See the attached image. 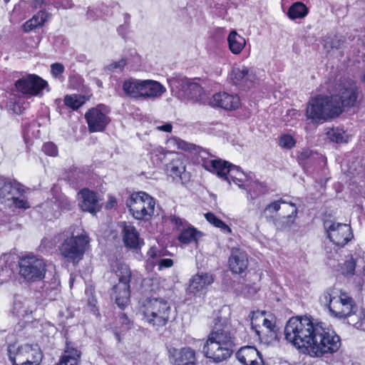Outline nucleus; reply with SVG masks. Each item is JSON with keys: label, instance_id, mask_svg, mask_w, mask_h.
<instances>
[{"label": "nucleus", "instance_id": "35", "mask_svg": "<svg viewBox=\"0 0 365 365\" xmlns=\"http://www.w3.org/2000/svg\"><path fill=\"white\" fill-rule=\"evenodd\" d=\"M308 13L307 7L302 2H296L288 10V16L291 19L304 18Z\"/></svg>", "mask_w": 365, "mask_h": 365}, {"label": "nucleus", "instance_id": "24", "mask_svg": "<svg viewBox=\"0 0 365 365\" xmlns=\"http://www.w3.org/2000/svg\"><path fill=\"white\" fill-rule=\"evenodd\" d=\"M166 172L168 175L173 178H178L182 182L189 179V173L185 172V164L184 159L181 157H177L173 159L166 165Z\"/></svg>", "mask_w": 365, "mask_h": 365}, {"label": "nucleus", "instance_id": "54", "mask_svg": "<svg viewBox=\"0 0 365 365\" xmlns=\"http://www.w3.org/2000/svg\"><path fill=\"white\" fill-rule=\"evenodd\" d=\"M173 264V261L171 259H162L159 262V268H168L172 267Z\"/></svg>", "mask_w": 365, "mask_h": 365}, {"label": "nucleus", "instance_id": "10", "mask_svg": "<svg viewBox=\"0 0 365 365\" xmlns=\"http://www.w3.org/2000/svg\"><path fill=\"white\" fill-rule=\"evenodd\" d=\"M118 278V283L113 289L115 294V302L118 307L123 308L130 298V282L131 272L129 267L125 264H119L115 271Z\"/></svg>", "mask_w": 365, "mask_h": 365}, {"label": "nucleus", "instance_id": "46", "mask_svg": "<svg viewBox=\"0 0 365 365\" xmlns=\"http://www.w3.org/2000/svg\"><path fill=\"white\" fill-rule=\"evenodd\" d=\"M8 106L14 113L20 114L22 112L21 106L19 102L16 101V98L14 96L11 97L9 98Z\"/></svg>", "mask_w": 365, "mask_h": 365}, {"label": "nucleus", "instance_id": "9", "mask_svg": "<svg viewBox=\"0 0 365 365\" xmlns=\"http://www.w3.org/2000/svg\"><path fill=\"white\" fill-rule=\"evenodd\" d=\"M88 237L83 233L74 235L72 232L71 237L66 239L59 247L61 255L67 261L77 263L82 258L88 244Z\"/></svg>", "mask_w": 365, "mask_h": 365}, {"label": "nucleus", "instance_id": "58", "mask_svg": "<svg viewBox=\"0 0 365 365\" xmlns=\"http://www.w3.org/2000/svg\"><path fill=\"white\" fill-rule=\"evenodd\" d=\"M43 4V0H34L32 3V6L34 9L41 8Z\"/></svg>", "mask_w": 365, "mask_h": 365}, {"label": "nucleus", "instance_id": "43", "mask_svg": "<svg viewBox=\"0 0 365 365\" xmlns=\"http://www.w3.org/2000/svg\"><path fill=\"white\" fill-rule=\"evenodd\" d=\"M63 356L71 358L73 356L74 358L79 359L80 358V351L76 349L71 342H66V349L64 352Z\"/></svg>", "mask_w": 365, "mask_h": 365}, {"label": "nucleus", "instance_id": "47", "mask_svg": "<svg viewBox=\"0 0 365 365\" xmlns=\"http://www.w3.org/2000/svg\"><path fill=\"white\" fill-rule=\"evenodd\" d=\"M11 203L10 205H14L17 208L21 209H27L30 207V204L29 202L24 199H20L18 197L14 196V199L10 200Z\"/></svg>", "mask_w": 365, "mask_h": 365}, {"label": "nucleus", "instance_id": "57", "mask_svg": "<svg viewBox=\"0 0 365 365\" xmlns=\"http://www.w3.org/2000/svg\"><path fill=\"white\" fill-rule=\"evenodd\" d=\"M61 207L63 208V209H67V210H69L71 209V204L69 202V201L66 198V199H63L60 205Z\"/></svg>", "mask_w": 365, "mask_h": 365}, {"label": "nucleus", "instance_id": "64", "mask_svg": "<svg viewBox=\"0 0 365 365\" xmlns=\"http://www.w3.org/2000/svg\"><path fill=\"white\" fill-rule=\"evenodd\" d=\"M362 83L365 84V72L363 73L361 78Z\"/></svg>", "mask_w": 365, "mask_h": 365}, {"label": "nucleus", "instance_id": "39", "mask_svg": "<svg viewBox=\"0 0 365 365\" xmlns=\"http://www.w3.org/2000/svg\"><path fill=\"white\" fill-rule=\"evenodd\" d=\"M327 135L332 142L336 143L346 142V136L344 135V132L341 130L331 128L327 132Z\"/></svg>", "mask_w": 365, "mask_h": 365}, {"label": "nucleus", "instance_id": "30", "mask_svg": "<svg viewBox=\"0 0 365 365\" xmlns=\"http://www.w3.org/2000/svg\"><path fill=\"white\" fill-rule=\"evenodd\" d=\"M227 43L230 51L234 54L240 53L246 45L245 39L235 30L229 34Z\"/></svg>", "mask_w": 365, "mask_h": 365}, {"label": "nucleus", "instance_id": "37", "mask_svg": "<svg viewBox=\"0 0 365 365\" xmlns=\"http://www.w3.org/2000/svg\"><path fill=\"white\" fill-rule=\"evenodd\" d=\"M169 148L173 149H180L185 151H191L195 149V145L189 143L178 137H172L167 140Z\"/></svg>", "mask_w": 365, "mask_h": 365}, {"label": "nucleus", "instance_id": "48", "mask_svg": "<svg viewBox=\"0 0 365 365\" xmlns=\"http://www.w3.org/2000/svg\"><path fill=\"white\" fill-rule=\"evenodd\" d=\"M126 64V61L124 59H121L119 61L113 62L107 66V69L110 71H122L124 66Z\"/></svg>", "mask_w": 365, "mask_h": 365}, {"label": "nucleus", "instance_id": "53", "mask_svg": "<svg viewBox=\"0 0 365 365\" xmlns=\"http://www.w3.org/2000/svg\"><path fill=\"white\" fill-rule=\"evenodd\" d=\"M173 125L170 123H166L163 125L156 126V130L162 132L171 133Z\"/></svg>", "mask_w": 365, "mask_h": 365}, {"label": "nucleus", "instance_id": "6", "mask_svg": "<svg viewBox=\"0 0 365 365\" xmlns=\"http://www.w3.org/2000/svg\"><path fill=\"white\" fill-rule=\"evenodd\" d=\"M170 313V307L167 301L160 298H152L144 305L143 317L153 327L165 326Z\"/></svg>", "mask_w": 365, "mask_h": 365}, {"label": "nucleus", "instance_id": "49", "mask_svg": "<svg viewBox=\"0 0 365 365\" xmlns=\"http://www.w3.org/2000/svg\"><path fill=\"white\" fill-rule=\"evenodd\" d=\"M250 190H252L254 194L253 195L252 194H251V197L252 198H255L259 195H262L265 192V187L262 183L259 182H255L252 185Z\"/></svg>", "mask_w": 365, "mask_h": 365}, {"label": "nucleus", "instance_id": "5", "mask_svg": "<svg viewBox=\"0 0 365 365\" xmlns=\"http://www.w3.org/2000/svg\"><path fill=\"white\" fill-rule=\"evenodd\" d=\"M155 205L154 199L143 191L132 193L126 200L131 215L138 220H149L154 213Z\"/></svg>", "mask_w": 365, "mask_h": 365}, {"label": "nucleus", "instance_id": "61", "mask_svg": "<svg viewBox=\"0 0 365 365\" xmlns=\"http://www.w3.org/2000/svg\"><path fill=\"white\" fill-rule=\"evenodd\" d=\"M116 205V200L114 198H110L109 204L107 205V207H112Z\"/></svg>", "mask_w": 365, "mask_h": 365}, {"label": "nucleus", "instance_id": "11", "mask_svg": "<svg viewBox=\"0 0 365 365\" xmlns=\"http://www.w3.org/2000/svg\"><path fill=\"white\" fill-rule=\"evenodd\" d=\"M19 274L27 281L41 280L46 272V264L42 259L27 256L19 262Z\"/></svg>", "mask_w": 365, "mask_h": 365}, {"label": "nucleus", "instance_id": "27", "mask_svg": "<svg viewBox=\"0 0 365 365\" xmlns=\"http://www.w3.org/2000/svg\"><path fill=\"white\" fill-rule=\"evenodd\" d=\"M260 356L261 354L254 346L242 347L236 354L237 359L243 365H250L253 362L257 364V359Z\"/></svg>", "mask_w": 365, "mask_h": 365}, {"label": "nucleus", "instance_id": "28", "mask_svg": "<svg viewBox=\"0 0 365 365\" xmlns=\"http://www.w3.org/2000/svg\"><path fill=\"white\" fill-rule=\"evenodd\" d=\"M19 192V189L16 183L9 180H3L0 182V199L2 202H10L14 196Z\"/></svg>", "mask_w": 365, "mask_h": 365}, {"label": "nucleus", "instance_id": "13", "mask_svg": "<svg viewBox=\"0 0 365 365\" xmlns=\"http://www.w3.org/2000/svg\"><path fill=\"white\" fill-rule=\"evenodd\" d=\"M324 226L328 238L336 246H344L353 237L351 228L348 224L326 221Z\"/></svg>", "mask_w": 365, "mask_h": 365}, {"label": "nucleus", "instance_id": "32", "mask_svg": "<svg viewBox=\"0 0 365 365\" xmlns=\"http://www.w3.org/2000/svg\"><path fill=\"white\" fill-rule=\"evenodd\" d=\"M48 17L49 14L45 11H38L31 19L28 20L24 24V31L25 32H29L38 26H43Z\"/></svg>", "mask_w": 365, "mask_h": 365}, {"label": "nucleus", "instance_id": "8", "mask_svg": "<svg viewBox=\"0 0 365 365\" xmlns=\"http://www.w3.org/2000/svg\"><path fill=\"white\" fill-rule=\"evenodd\" d=\"M8 353L13 365H39L42 354L38 345L24 344L8 346Z\"/></svg>", "mask_w": 365, "mask_h": 365}, {"label": "nucleus", "instance_id": "44", "mask_svg": "<svg viewBox=\"0 0 365 365\" xmlns=\"http://www.w3.org/2000/svg\"><path fill=\"white\" fill-rule=\"evenodd\" d=\"M42 150L45 154L50 156H56L58 155L57 147L54 143L51 142L44 143L42 147Z\"/></svg>", "mask_w": 365, "mask_h": 365}, {"label": "nucleus", "instance_id": "26", "mask_svg": "<svg viewBox=\"0 0 365 365\" xmlns=\"http://www.w3.org/2000/svg\"><path fill=\"white\" fill-rule=\"evenodd\" d=\"M165 91V88L159 82L153 80H143L141 98H158Z\"/></svg>", "mask_w": 365, "mask_h": 365}, {"label": "nucleus", "instance_id": "59", "mask_svg": "<svg viewBox=\"0 0 365 365\" xmlns=\"http://www.w3.org/2000/svg\"><path fill=\"white\" fill-rule=\"evenodd\" d=\"M120 321L122 324H129V319L125 314H122L120 316Z\"/></svg>", "mask_w": 365, "mask_h": 365}, {"label": "nucleus", "instance_id": "33", "mask_svg": "<svg viewBox=\"0 0 365 365\" xmlns=\"http://www.w3.org/2000/svg\"><path fill=\"white\" fill-rule=\"evenodd\" d=\"M13 312L18 317H24L31 312L27 306V300L22 296L19 294L14 296Z\"/></svg>", "mask_w": 365, "mask_h": 365}, {"label": "nucleus", "instance_id": "40", "mask_svg": "<svg viewBox=\"0 0 365 365\" xmlns=\"http://www.w3.org/2000/svg\"><path fill=\"white\" fill-rule=\"evenodd\" d=\"M65 105L72 109H78L83 103L84 98L78 96H66L64 98Z\"/></svg>", "mask_w": 365, "mask_h": 365}, {"label": "nucleus", "instance_id": "60", "mask_svg": "<svg viewBox=\"0 0 365 365\" xmlns=\"http://www.w3.org/2000/svg\"><path fill=\"white\" fill-rule=\"evenodd\" d=\"M257 364H255V362H253L250 365H264L262 356H260L259 357V359H257Z\"/></svg>", "mask_w": 365, "mask_h": 365}, {"label": "nucleus", "instance_id": "45", "mask_svg": "<svg viewBox=\"0 0 365 365\" xmlns=\"http://www.w3.org/2000/svg\"><path fill=\"white\" fill-rule=\"evenodd\" d=\"M259 289V287L255 284H246L242 287L241 293L247 297H250L255 294Z\"/></svg>", "mask_w": 365, "mask_h": 365}, {"label": "nucleus", "instance_id": "41", "mask_svg": "<svg viewBox=\"0 0 365 365\" xmlns=\"http://www.w3.org/2000/svg\"><path fill=\"white\" fill-rule=\"evenodd\" d=\"M356 262L354 260L352 257H350L349 259L346 260L343 267H341V272L343 274H354V270L356 267Z\"/></svg>", "mask_w": 365, "mask_h": 365}, {"label": "nucleus", "instance_id": "31", "mask_svg": "<svg viewBox=\"0 0 365 365\" xmlns=\"http://www.w3.org/2000/svg\"><path fill=\"white\" fill-rule=\"evenodd\" d=\"M201 236L202 234L200 231L193 227L188 226L180 230L178 240L184 245H188L193 242H197Z\"/></svg>", "mask_w": 365, "mask_h": 365}, {"label": "nucleus", "instance_id": "1", "mask_svg": "<svg viewBox=\"0 0 365 365\" xmlns=\"http://www.w3.org/2000/svg\"><path fill=\"white\" fill-rule=\"evenodd\" d=\"M284 336L294 346L306 348L311 356L317 357L336 352L341 344L340 337L331 328L307 316L290 318Z\"/></svg>", "mask_w": 365, "mask_h": 365}, {"label": "nucleus", "instance_id": "51", "mask_svg": "<svg viewBox=\"0 0 365 365\" xmlns=\"http://www.w3.org/2000/svg\"><path fill=\"white\" fill-rule=\"evenodd\" d=\"M78 359L73 356L71 358L63 356L57 365H78Z\"/></svg>", "mask_w": 365, "mask_h": 365}, {"label": "nucleus", "instance_id": "17", "mask_svg": "<svg viewBox=\"0 0 365 365\" xmlns=\"http://www.w3.org/2000/svg\"><path fill=\"white\" fill-rule=\"evenodd\" d=\"M215 278V275L210 272H197L190 278L187 292L194 295L204 294L214 282Z\"/></svg>", "mask_w": 365, "mask_h": 365}, {"label": "nucleus", "instance_id": "38", "mask_svg": "<svg viewBox=\"0 0 365 365\" xmlns=\"http://www.w3.org/2000/svg\"><path fill=\"white\" fill-rule=\"evenodd\" d=\"M206 220L214 226L220 228L223 232L230 233L231 229L224 222L217 218L213 213L207 212L205 215Z\"/></svg>", "mask_w": 365, "mask_h": 365}, {"label": "nucleus", "instance_id": "42", "mask_svg": "<svg viewBox=\"0 0 365 365\" xmlns=\"http://www.w3.org/2000/svg\"><path fill=\"white\" fill-rule=\"evenodd\" d=\"M295 145V140L290 135H283L279 138V145L284 148L291 149Z\"/></svg>", "mask_w": 365, "mask_h": 365}, {"label": "nucleus", "instance_id": "62", "mask_svg": "<svg viewBox=\"0 0 365 365\" xmlns=\"http://www.w3.org/2000/svg\"><path fill=\"white\" fill-rule=\"evenodd\" d=\"M130 18V14H124V19H125V24H128L129 23Z\"/></svg>", "mask_w": 365, "mask_h": 365}, {"label": "nucleus", "instance_id": "56", "mask_svg": "<svg viewBox=\"0 0 365 365\" xmlns=\"http://www.w3.org/2000/svg\"><path fill=\"white\" fill-rule=\"evenodd\" d=\"M262 324L264 327H266L269 331H272L274 327L271 321H269V319H265V318L263 319Z\"/></svg>", "mask_w": 365, "mask_h": 365}, {"label": "nucleus", "instance_id": "21", "mask_svg": "<svg viewBox=\"0 0 365 365\" xmlns=\"http://www.w3.org/2000/svg\"><path fill=\"white\" fill-rule=\"evenodd\" d=\"M78 195L81 199L79 206L82 210L95 214L101 210L99 198L96 192L88 189H83L78 192Z\"/></svg>", "mask_w": 365, "mask_h": 365}, {"label": "nucleus", "instance_id": "7", "mask_svg": "<svg viewBox=\"0 0 365 365\" xmlns=\"http://www.w3.org/2000/svg\"><path fill=\"white\" fill-rule=\"evenodd\" d=\"M173 91L179 97L192 102L205 103L207 96L201 86L195 81L186 78H174L170 81Z\"/></svg>", "mask_w": 365, "mask_h": 365}, {"label": "nucleus", "instance_id": "16", "mask_svg": "<svg viewBox=\"0 0 365 365\" xmlns=\"http://www.w3.org/2000/svg\"><path fill=\"white\" fill-rule=\"evenodd\" d=\"M46 86V81L34 74L22 77L15 83L18 91L30 96L38 95Z\"/></svg>", "mask_w": 365, "mask_h": 365}, {"label": "nucleus", "instance_id": "15", "mask_svg": "<svg viewBox=\"0 0 365 365\" xmlns=\"http://www.w3.org/2000/svg\"><path fill=\"white\" fill-rule=\"evenodd\" d=\"M108 113L107 107L102 104L88 110L85 118L91 133L101 132L105 129L110 121L107 116Z\"/></svg>", "mask_w": 365, "mask_h": 365}, {"label": "nucleus", "instance_id": "12", "mask_svg": "<svg viewBox=\"0 0 365 365\" xmlns=\"http://www.w3.org/2000/svg\"><path fill=\"white\" fill-rule=\"evenodd\" d=\"M325 302H328L329 312L336 317L346 318L355 313L356 307L352 298L342 294L339 297H331L329 292L324 294Z\"/></svg>", "mask_w": 365, "mask_h": 365}, {"label": "nucleus", "instance_id": "34", "mask_svg": "<svg viewBox=\"0 0 365 365\" xmlns=\"http://www.w3.org/2000/svg\"><path fill=\"white\" fill-rule=\"evenodd\" d=\"M343 40L338 36H327L323 40V48L327 53L340 48Z\"/></svg>", "mask_w": 365, "mask_h": 365}, {"label": "nucleus", "instance_id": "2", "mask_svg": "<svg viewBox=\"0 0 365 365\" xmlns=\"http://www.w3.org/2000/svg\"><path fill=\"white\" fill-rule=\"evenodd\" d=\"M235 347V336L230 325L218 320L208 335L202 352L206 358L220 363L231 356Z\"/></svg>", "mask_w": 365, "mask_h": 365}, {"label": "nucleus", "instance_id": "3", "mask_svg": "<svg viewBox=\"0 0 365 365\" xmlns=\"http://www.w3.org/2000/svg\"><path fill=\"white\" fill-rule=\"evenodd\" d=\"M340 115L339 106H334L330 97L318 96L312 98L307 106L306 116L312 123H319Z\"/></svg>", "mask_w": 365, "mask_h": 365}, {"label": "nucleus", "instance_id": "63", "mask_svg": "<svg viewBox=\"0 0 365 365\" xmlns=\"http://www.w3.org/2000/svg\"><path fill=\"white\" fill-rule=\"evenodd\" d=\"M148 254L152 257H156V253H155V252L153 249L150 250Z\"/></svg>", "mask_w": 365, "mask_h": 365}, {"label": "nucleus", "instance_id": "23", "mask_svg": "<svg viewBox=\"0 0 365 365\" xmlns=\"http://www.w3.org/2000/svg\"><path fill=\"white\" fill-rule=\"evenodd\" d=\"M16 256L11 253H4L0 257V284L9 282L13 274Z\"/></svg>", "mask_w": 365, "mask_h": 365}, {"label": "nucleus", "instance_id": "52", "mask_svg": "<svg viewBox=\"0 0 365 365\" xmlns=\"http://www.w3.org/2000/svg\"><path fill=\"white\" fill-rule=\"evenodd\" d=\"M170 220L172 222L175 223L178 228L182 227V229H183L187 227L185 220H184L183 219H182L178 216H175V215L171 216Z\"/></svg>", "mask_w": 365, "mask_h": 365}, {"label": "nucleus", "instance_id": "14", "mask_svg": "<svg viewBox=\"0 0 365 365\" xmlns=\"http://www.w3.org/2000/svg\"><path fill=\"white\" fill-rule=\"evenodd\" d=\"M205 168L215 173L218 176L227 180L229 182L230 178L234 182L242 181L240 178L244 174L240 168L222 160H212L207 162Z\"/></svg>", "mask_w": 365, "mask_h": 365}, {"label": "nucleus", "instance_id": "4", "mask_svg": "<svg viewBox=\"0 0 365 365\" xmlns=\"http://www.w3.org/2000/svg\"><path fill=\"white\" fill-rule=\"evenodd\" d=\"M330 93H331L330 98L334 106L339 107L340 114L345 108L354 106L359 96L356 83L349 78L339 80Z\"/></svg>", "mask_w": 365, "mask_h": 365}, {"label": "nucleus", "instance_id": "50", "mask_svg": "<svg viewBox=\"0 0 365 365\" xmlns=\"http://www.w3.org/2000/svg\"><path fill=\"white\" fill-rule=\"evenodd\" d=\"M52 75L58 78L59 77L64 71V67L61 63H55L51 66Z\"/></svg>", "mask_w": 365, "mask_h": 365}, {"label": "nucleus", "instance_id": "22", "mask_svg": "<svg viewBox=\"0 0 365 365\" xmlns=\"http://www.w3.org/2000/svg\"><path fill=\"white\" fill-rule=\"evenodd\" d=\"M210 103L212 106L220 107L225 110H235L240 106V100L237 95L219 93L212 96Z\"/></svg>", "mask_w": 365, "mask_h": 365}, {"label": "nucleus", "instance_id": "36", "mask_svg": "<svg viewBox=\"0 0 365 365\" xmlns=\"http://www.w3.org/2000/svg\"><path fill=\"white\" fill-rule=\"evenodd\" d=\"M281 203H284V201L276 200L268 204L262 212L264 217L268 220H274V217H277L278 211L280 210Z\"/></svg>", "mask_w": 365, "mask_h": 365}, {"label": "nucleus", "instance_id": "18", "mask_svg": "<svg viewBox=\"0 0 365 365\" xmlns=\"http://www.w3.org/2000/svg\"><path fill=\"white\" fill-rule=\"evenodd\" d=\"M168 357L173 365H195L196 364L195 352L190 347L181 349L170 348Z\"/></svg>", "mask_w": 365, "mask_h": 365}, {"label": "nucleus", "instance_id": "19", "mask_svg": "<svg viewBox=\"0 0 365 365\" xmlns=\"http://www.w3.org/2000/svg\"><path fill=\"white\" fill-rule=\"evenodd\" d=\"M230 79L235 85L250 86L256 79L250 68L244 65H235L232 67Z\"/></svg>", "mask_w": 365, "mask_h": 365}, {"label": "nucleus", "instance_id": "20", "mask_svg": "<svg viewBox=\"0 0 365 365\" xmlns=\"http://www.w3.org/2000/svg\"><path fill=\"white\" fill-rule=\"evenodd\" d=\"M120 227L122 229V238L125 247L137 249L143 244V240L140 238L139 232L133 225L122 222Z\"/></svg>", "mask_w": 365, "mask_h": 365}, {"label": "nucleus", "instance_id": "25", "mask_svg": "<svg viewBox=\"0 0 365 365\" xmlns=\"http://www.w3.org/2000/svg\"><path fill=\"white\" fill-rule=\"evenodd\" d=\"M231 271L236 274L242 273L248 265L247 256L245 252L239 249H233L229 259Z\"/></svg>", "mask_w": 365, "mask_h": 365}, {"label": "nucleus", "instance_id": "55", "mask_svg": "<svg viewBox=\"0 0 365 365\" xmlns=\"http://www.w3.org/2000/svg\"><path fill=\"white\" fill-rule=\"evenodd\" d=\"M312 155V152L309 150H303L299 153V159L300 160L309 158Z\"/></svg>", "mask_w": 365, "mask_h": 365}, {"label": "nucleus", "instance_id": "29", "mask_svg": "<svg viewBox=\"0 0 365 365\" xmlns=\"http://www.w3.org/2000/svg\"><path fill=\"white\" fill-rule=\"evenodd\" d=\"M143 81L129 78L123 82V90L130 97L141 98Z\"/></svg>", "mask_w": 365, "mask_h": 365}]
</instances>
